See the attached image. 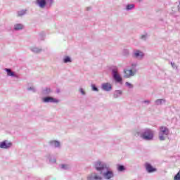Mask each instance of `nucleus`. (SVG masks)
<instances>
[{"mask_svg": "<svg viewBox=\"0 0 180 180\" xmlns=\"http://www.w3.org/2000/svg\"><path fill=\"white\" fill-rule=\"evenodd\" d=\"M122 54L123 56H124L125 57L129 56V55L130 54V52L129 51V49H124L122 51Z\"/></svg>", "mask_w": 180, "mask_h": 180, "instance_id": "bb28decb", "label": "nucleus"}, {"mask_svg": "<svg viewBox=\"0 0 180 180\" xmlns=\"http://www.w3.org/2000/svg\"><path fill=\"white\" fill-rule=\"evenodd\" d=\"M103 178L101 177L98 173L93 172L87 176V180H103Z\"/></svg>", "mask_w": 180, "mask_h": 180, "instance_id": "9b49d317", "label": "nucleus"}, {"mask_svg": "<svg viewBox=\"0 0 180 180\" xmlns=\"http://www.w3.org/2000/svg\"><path fill=\"white\" fill-rule=\"evenodd\" d=\"M31 51H32V53H36L37 54H39V53H41V51H43V49H39L37 47H33L31 48Z\"/></svg>", "mask_w": 180, "mask_h": 180, "instance_id": "412c9836", "label": "nucleus"}, {"mask_svg": "<svg viewBox=\"0 0 180 180\" xmlns=\"http://www.w3.org/2000/svg\"><path fill=\"white\" fill-rule=\"evenodd\" d=\"M49 145L54 148H60L61 147V143L58 141H50Z\"/></svg>", "mask_w": 180, "mask_h": 180, "instance_id": "dca6fc26", "label": "nucleus"}, {"mask_svg": "<svg viewBox=\"0 0 180 180\" xmlns=\"http://www.w3.org/2000/svg\"><path fill=\"white\" fill-rule=\"evenodd\" d=\"M174 180H180V169L176 174L174 175Z\"/></svg>", "mask_w": 180, "mask_h": 180, "instance_id": "c756f323", "label": "nucleus"}, {"mask_svg": "<svg viewBox=\"0 0 180 180\" xmlns=\"http://www.w3.org/2000/svg\"><path fill=\"white\" fill-rule=\"evenodd\" d=\"M42 102H44V103H58L60 100L53 96H46L42 98Z\"/></svg>", "mask_w": 180, "mask_h": 180, "instance_id": "423d86ee", "label": "nucleus"}, {"mask_svg": "<svg viewBox=\"0 0 180 180\" xmlns=\"http://www.w3.org/2000/svg\"><path fill=\"white\" fill-rule=\"evenodd\" d=\"M46 36V34L44 32H41L39 34V40L43 41L44 40V37Z\"/></svg>", "mask_w": 180, "mask_h": 180, "instance_id": "cd10ccee", "label": "nucleus"}, {"mask_svg": "<svg viewBox=\"0 0 180 180\" xmlns=\"http://www.w3.org/2000/svg\"><path fill=\"white\" fill-rule=\"evenodd\" d=\"M60 89H56V93H57V94H60Z\"/></svg>", "mask_w": 180, "mask_h": 180, "instance_id": "4c0bfd02", "label": "nucleus"}, {"mask_svg": "<svg viewBox=\"0 0 180 180\" xmlns=\"http://www.w3.org/2000/svg\"><path fill=\"white\" fill-rule=\"evenodd\" d=\"M139 2H143V0H138Z\"/></svg>", "mask_w": 180, "mask_h": 180, "instance_id": "ea45409f", "label": "nucleus"}, {"mask_svg": "<svg viewBox=\"0 0 180 180\" xmlns=\"http://www.w3.org/2000/svg\"><path fill=\"white\" fill-rule=\"evenodd\" d=\"M4 71L7 72L8 77H13V78H19V75H16L15 72L11 71V68H4Z\"/></svg>", "mask_w": 180, "mask_h": 180, "instance_id": "ddd939ff", "label": "nucleus"}, {"mask_svg": "<svg viewBox=\"0 0 180 180\" xmlns=\"http://www.w3.org/2000/svg\"><path fill=\"white\" fill-rule=\"evenodd\" d=\"M111 72L112 80L115 84H119L123 85V77L120 72H119V68L117 66H111L109 68Z\"/></svg>", "mask_w": 180, "mask_h": 180, "instance_id": "f257e3e1", "label": "nucleus"}, {"mask_svg": "<svg viewBox=\"0 0 180 180\" xmlns=\"http://www.w3.org/2000/svg\"><path fill=\"white\" fill-rule=\"evenodd\" d=\"M117 169L119 172H123V171H126V167L123 165H117Z\"/></svg>", "mask_w": 180, "mask_h": 180, "instance_id": "aec40b11", "label": "nucleus"}, {"mask_svg": "<svg viewBox=\"0 0 180 180\" xmlns=\"http://www.w3.org/2000/svg\"><path fill=\"white\" fill-rule=\"evenodd\" d=\"M140 136L146 141H151L154 140V132L149 128L144 129Z\"/></svg>", "mask_w": 180, "mask_h": 180, "instance_id": "f03ea898", "label": "nucleus"}, {"mask_svg": "<svg viewBox=\"0 0 180 180\" xmlns=\"http://www.w3.org/2000/svg\"><path fill=\"white\" fill-rule=\"evenodd\" d=\"M41 94L44 96H49V95L53 94V89H51L50 87H45L42 89Z\"/></svg>", "mask_w": 180, "mask_h": 180, "instance_id": "2eb2a0df", "label": "nucleus"}, {"mask_svg": "<svg viewBox=\"0 0 180 180\" xmlns=\"http://www.w3.org/2000/svg\"><path fill=\"white\" fill-rule=\"evenodd\" d=\"M79 92L82 94V95H86V93L85 92V91H84V89L82 88H80Z\"/></svg>", "mask_w": 180, "mask_h": 180, "instance_id": "72a5a7b5", "label": "nucleus"}, {"mask_svg": "<svg viewBox=\"0 0 180 180\" xmlns=\"http://www.w3.org/2000/svg\"><path fill=\"white\" fill-rule=\"evenodd\" d=\"M124 78H130V77H134V75L136 74V71L133 72L132 70H124Z\"/></svg>", "mask_w": 180, "mask_h": 180, "instance_id": "4468645a", "label": "nucleus"}, {"mask_svg": "<svg viewBox=\"0 0 180 180\" xmlns=\"http://www.w3.org/2000/svg\"><path fill=\"white\" fill-rule=\"evenodd\" d=\"M171 65H172V67H173L174 68H176V65H175V63H171Z\"/></svg>", "mask_w": 180, "mask_h": 180, "instance_id": "c9c22d12", "label": "nucleus"}, {"mask_svg": "<svg viewBox=\"0 0 180 180\" xmlns=\"http://www.w3.org/2000/svg\"><path fill=\"white\" fill-rule=\"evenodd\" d=\"M60 168H61L62 169L67 170V169H70V166H68V165L62 164V165H60Z\"/></svg>", "mask_w": 180, "mask_h": 180, "instance_id": "c85d7f7f", "label": "nucleus"}, {"mask_svg": "<svg viewBox=\"0 0 180 180\" xmlns=\"http://www.w3.org/2000/svg\"><path fill=\"white\" fill-rule=\"evenodd\" d=\"M145 168L148 174H153V172H157V168L153 167L151 163L146 162L145 164Z\"/></svg>", "mask_w": 180, "mask_h": 180, "instance_id": "9d476101", "label": "nucleus"}, {"mask_svg": "<svg viewBox=\"0 0 180 180\" xmlns=\"http://www.w3.org/2000/svg\"><path fill=\"white\" fill-rule=\"evenodd\" d=\"M137 134H138V136H139L140 135V132H137Z\"/></svg>", "mask_w": 180, "mask_h": 180, "instance_id": "a19ab883", "label": "nucleus"}, {"mask_svg": "<svg viewBox=\"0 0 180 180\" xmlns=\"http://www.w3.org/2000/svg\"><path fill=\"white\" fill-rule=\"evenodd\" d=\"M132 57L134 58H138V60H141V58H144V53L140 50H136L134 51Z\"/></svg>", "mask_w": 180, "mask_h": 180, "instance_id": "f8f14e48", "label": "nucleus"}, {"mask_svg": "<svg viewBox=\"0 0 180 180\" xmlns=\"http://www.w3.org/2000/svg\"><path fill=\"white\" fill-rule=\"evenodd\" d=\"M91 86V91H93L94 92L99 91V89H98V87L96 86V84H92Z\"/></svg>", "mask_w": 180, "mask_h": 180, "instance_id": "b1692460", "label": "nucleus"}, {"mask_svg": "<svg viewBox=\"0 0 180 180\" xmlns=\"http://www.w3.org/2000/svg\"><path fill=\"white\" fill-rule=\"evenodd\" d=\"M36 4L39 8H41L42 9L46 8V6L47 8H51L52 6L49 5V0H37Z\"/></svg>", "mask_w": 180, "mask_h": 180, "instance_id": "6e6552de", "label": "nucleus"}, {"mask_svg": "<svg viewBox=\"0 0 180 180\" xmlns=\"http://www.w3.org/2000/svg\"><path fill=\"white\" fill-rule=\"evenodd\" d=\"M101 89L105 92H110L113 89V86L110 82L103 83L101 84Z\"/></svg>", "mask_w": 180, "mask_h": 180, "instance_id": "1a4fd4ad", "label": "nucleus"}, {"mask_svg": "<svg viewBox=\"0 0 180 180\" xmlns=\"http://www.w3.org/2000/svg\"><path fill=\"white\" fill-rule=\"evenodd\" d=\"M90 9H91V7H87L86 8V11H90Z\"/></svg>", "mask_w": 180, "mask_h": 180, "instance_id": "58836bf2", "label": "nucleus"}, {"mask_svg": "<svg viewBox=\"0 0 180 180\" xmlns=\"http://www.w3.org/2000/svg\"><path fill=\"white\" fill-rule=\"evenodd\" d=\"M27 91H32V92H36V89L33 86L27 87Z\"/></svg>", "mask_w": 180, "mask_h": 180, "instance_id": "2f4dec72", "label": "nucleus"}, {"mask_svg": "<svg viewBox=\"0 0 180 180\" xmlns=\"http://www.w3.org/2000/svg\"><path fill=\"white\" fill-rule=\"evenodd\" d=\"M125 85H126V86H128V88H129V89H132V88H134L133 84H131V83H129V82H126Z\"/></svg>", "mask_w": 180, "mask_h": 180, "instance_id": "7c9ffc66", "label": "nucleus"}, {"mask_svg": "<svg viewBox=\"0 0 180 180\" xmlns=\"http://www.w3.org/2000/svg\"><path fill=\"white\" fill-rule=\"evenodd\" d=\"M63 63L65 64H67L68 63H72V59H71V57L67 56L63 58Z\"/></svg>", "mask_w": 180, "mask_h": 180, "instance_id": "4be33fe9", "label": "nucleus"}, {"mask_svg": "<svg viewBox=\"0 0 180 180\" xmlns=\"http://www.w3.org/2000/svg\"><path fill=\"white\" fill-rule=\"evenodd\" d=\"M26 12H27V11L26 10H22V11H18V16H23L26 15Z\"/></svg>", "mask_w": 180, "mask_h": 180, "instance_id": "393cba45", "label": "nucleus"}, {"mask_svg": "<svg viewBox=\"0 0 180 180\" xmlns=\"http://www.w3.org/2000/svg\"><path fill=\"white\" fill-rule=\"evenodd\" d=\"M159 140L160 141H165V136H168L169 134V129L167 127H160L159 128Z\"/></svg>", "mask_w": 180, "mask_h": 180, "instance_id": "20e7f679", "label": "nucleus"}, {"mask_svg": "<svg viewBox=\"0 0 180 180\" xmlns=\"http://www.w3.org/2000/svg\"><path fill=\"white\" fill-rule=\"evenodd\" d=\"M165 102H167V101L164 98H160V99H157L155 100V104L157 105V106H160L161 105H162V103H165Z\"/></svg>", "mask_w": 180, "mask_h": 180, "instance_id": "6ab92c4d", "label": "nucleus"}, {"mask_svg": "<svg viewBox=\"0 0 180 180\" xmlns=\"http://www.w3.org/2000/svg\"><path fill=\"white\" fill-rule=\"evenodd\" d=\"M105 172H103L100 175H102L104 179L110 180L112 178H115V173L113 170L109 167V166L105 169Z\"/></svg>", "mask_w": 180, "mask_h": 180, "instance_id": "39448f33", "label": "nucleus"}, {"mask_svg": "<svg viewBox=\"0 0 180 180\" xmlns=\"http://www.w3.org/2000/svg\"><path fill=\"white\" fill-rule=\"evenodd\" d=\"M134 9V4H129L126 6V11H133Z\"/></svg>", "mask_w": 180, "mask_h": 180, "instance_id": "5701e85b", "label": "nucleus"}, {"mask_svg": "<svg viewBox=\"0 0 180 180\" xmlns=\"http://www.w3.org/2000/svg\"><path fill=\"white\" fill-rule=\"evenodd\" d=\"M50 162H52L53 164H56V162H57V159H56V158H50L49 159Z\"/></svg>", "mask_w": 180, "mask_h": 180, "instance_id": "473e14b6", "label": "nucleus"}, {"mask_svg": "<svg viewBox=\"0 0 180 180\" xmlns=\"http://www.w3.org/2000/svg\"><path fill=\"white\" fill-rule=\"evenodd\" d=\"M136 66H137V65L135 64V63H132V64H131L132 68H136Z\"/></svg>", "mask_w": 180, "mask_h": 180, "instance_id": "e433bc0d", "label": "nucleus"}, {"mask_svg": "<svg viewBox=\"0 0 180 180\" xmlns=\"http://www.w3.org/2000/svg\"><path fill=\"white\" fill-rule=\"evenodd\" d=\"M142 103H146V105H150V101L149 100H145L142 101Z\"/></svg>", "mask_w": 180, "mask_h": 180, "instance_id": "f704fd0d", "label": "nucleus"}, {"mask_svg": "<svg viewBox=\"0 0 180 180\" xmlns=\"http://www.w3.org/2000/svg\"><path fill=\"white\" fill-rule=\"evenodd\" d=\"M23 27H25V26L23 25V24L21 23L14 25V30L15 32H18L19 30H23Z\"/></svg>", "mask_w": 180, "mask_h": 180, "instance_id": "a211bd4d", "label": "nucleus"}, {"mask_svg": "<svg viewBox=\"0 0 180 180\" xmlns=\"http://www.w3.org/2000/svg\"><path fill=\"white\" fill-rule=\"evenodd\" d=\"M122 95H123V91L122 90H115L113 92L114 99H117V98H120Z\"/></svg>", "mask_w": 180, "mask_h": 180, "instance_id": "f3484780", "label": "nucleus"}, {"mask_svg": "<svg viewBox=\"0 0 180 180\" xmlns=\"http://www.w3.org/2000/svg\"><path fill=\"white\" fill-rule=\"evenodd\" d=\"M147 37H148V34L146 33L140 37L141 40L146 41L147 40Z\"/></svg>", "mask_w": 180, "mask_h": 180, "instance_id": "a878e982", "label": "nucleus"}, {"mask_svg": "<svg viewBox=\"0 0 180 180\" xmlns=\"http://www.w3.org/2000/svg\"><path fill=\"white\" fill-rule=\"evenodd\" d=\"M13 146L12 142H9L8 140H4L0 142V148H3L4 150H9Z\"/></svg>", "mask_w": 180, "mask_h": 180, "instance_id": "0eeeda50", "label": "nucleus"}, {"mask_svg": "<svg viewBox=\"0 0 180 180\" xmlns=\"http://www.w3.org/2000/svg\"><path fill=\"white\" fill-rule=\"evenodd\" d=\"M108 167V164L101 160H97L94 162V168L98 172H100V175Z\"/></svg>", "mask_w": 180, "mask_h": 180, "instance_id": "7ed1b4c3", "label": "nucleus"}]
</instances>
